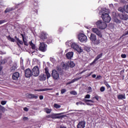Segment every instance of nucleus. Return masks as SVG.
<instances>
[{
  "mask_svg": "<svg viewBox=\"0 0 128 128\" xmlns=\"http://www.w3.org/2000/svg\"><path fill=\"white\" fill-rule=\"evenodd\" d=\"M44 70L46 75L44 74H42L38 76V80H40V82H44V80H46V78L48 79L50 78V72H48V68H46Z\"/></svg>",
  "mask_w": 128,
  "mask_h": 128,
  "instance_id": "nucleus-2",
  "label": "nucleus"
},
{
  "mask_svg": "<svg viewBox=\"0 0 128 128\" xmlns=\"http://www.w3.org/2000/svg\"><path fill=\"white\" fill-rule=\"evenodd\" d=\"M20 36H22V42L23 44H24V46H28V41L26 40V34H20Z\"/></svg>",
  "mask_w": 128,
  "mask_h": 128,
  "instance_id": "nucleus-17",
  "label": "nucleus"
},
{
  "mask_svg": "<svg viewBox=\"0 0 128 128\" xmlns=\"http://www.w3.org/2000/svg\"><path fill=\"white\" fill-rule=\"evenodd\" d=\"M80 78H82V77L76 78H74V82H78V80H80Z\"/></svg>",
  "mask_w": 128,
  "mask_h": 128,
  "instance_id": "nucleus-43",
  "label": "nucleus"
},
{
  "mask_svg": "<svg viewBox=\"0 0 128 128\" xmlns=\"http://www.w3.org/2000/svg\"><path fill=\"white\" fill-rule=\"evenodd\" d=\"M60 92H60L61 94H64V92H66V90L65 88H63L60 90Z\"/></svg>",
  "mask_w": 128,
  "mask_h": 128,
  "instance_id": "nucleus-37",
  "label": "nucleus"
},
{
  "mask_svg": "<svg viewBox=\"0 0 128 128\" xmlns=\"http://www.w3.org/2000/svg\"><path fill=\"white\" fill-rule=\"evenodd\" d=\"M2 70V66H0V72Z\"/></svg>",
  "mask_w": 128,
  "mask_h": 128,
  "instance_id": "nucleus-61",
  "label": "nucleus"
},
{
  "mask_svg": "<svg viewBox=\"0 0 128 128\" xmlns=\"http://www.w3.org/2000/svg\"><path fill=\"white\" fill-rule=\"evenodd\" d=\"M52 116H50V114L46 116L45 118V120H48V122L52 120Z\"/></svg>",
  "mask_w": 128,
  "mask_h": 128,
  "instance_id": "nucleus-28",
  "label": "nucleus"
},
{
  "mask_svg": "<svg viewBox=\"0 0 128 128\" xmlns=\"http://www.w3.org/2000/svg\"><path fill=\"white\" fill-rule=\"evenodd\" d=\"M50 60L52 62H56V59L52 57L50 58Z\"/></svg>",
  "mask_w": 128,
  "mask_h": 128,
  "instance_id": "nucleus-40",
  "label": "nucleus"
},
{
  "mask_svg": "<svg viewBox=\"0 0 128 128\" xmlns=\"http://www.w3.org/2000/svg\"><path fill=\"white\" fill-rule=\"evenodd\" d=\"M62 106H60V105H59L58 104H54V108H60Z\"/></svg>",
  "mask_w": 128,
  "mask_h": 128,
  "instance_id": "nucleus-34",
  "label": "nucleus"
},
{
  "mask_svg": "<svg viewBox=\"0 0 128 128\" xmlns=\"http://www.w3.org/2000/svg\"><path fill=\"white\" fill-rule=\"evenodd\" d=\"M6 38L8 40L12 42H16V40H14V38H12L10 35L6 36Z\"/></svg>",
  "mask_w": 128,
  "mask_h": 128,
  "instance_id": "nucleus-23",
  "label": "nucleus"
},
{
  "mask_svg": "<svg viewBox=\"0 0 128 128\" xmlns=\"http://www.w3.org/2000/svg\"><path fill=\"white\" fill-rule=\"evenodd\" d=\"M104 90H106V88L104 86H102L100 88V92H104Z\"/></svg>",
  "mask_w": 128,
  "mask_h": 128,
  "instance_id": "nucleus-46",
  "label": "nucleus"
},
{
  "mask_svg": "<svg viewBox=\"0 0 128 128\" xmlns=\"http://www.w3.org/2000/svg\"><path fill=\"white\" fill-rule=\"evenodd\" d=\"M46 43H47L48 44H52V38H48L47 40L46 41Z\"/></svg>",
  "mask_w": 128,
  "mask_h": 128,
  "instance_id": "nucleus-25",
  "label": "nucleus"
},
{
  "mask_svg": "<svg viewBox=\"0 0 128 128\" xmlns=\"http://www.w3.org/2000/svg\"><path fill=\"white\" fill-rule=\"evenodd\" d=\"M6 22V20H0V24H4Z\"/></svg>",
  "mask_w": 128,
  "mask_h": 128,
  "instance_id": "nucleus-47",
  "label": "nucleus"
},
{
  "mask_svg": "<svg viewBox=\"0 0 128 128\" xmlns=\"http://www.w3.org/2000/svg\"><path fill=\"white\" fill-rule=\"evenodd\" d=\"M124 12L128 14V4L124 6Z\"/></svg>",
  "mask_w": 128,
  "mask_h": 128,
  "instance_id": "nucleus-35",
  "label": "nucleus"
},
{
  "mask_svg": "<svg viewBox=\"0 0 128 128\" xmlns=\"http://www.w3.org/2000/svg\"><path fill=\"white\" fill-rule=\"evenodd\" d=\"M29 44H30L32 50H34L36 48V45L32 43V41L29 42Z\"/></svg>",
  "mask_w": 128,
  "mask_h": 128,
  "instance_id": "nucleus-24",
  "label": "nucleus"
},
{
  "mask_svg": "<svg viewBox=\"0 0 128 128\" xmlns=\"http://www.w3.org/2000/svg\"><path fill=\"white\" fill-rule=\"evenodd\" d=\"M84 98H90V95L88 94L84 96Z\"/></svg>",
  "mask_w": 128,
  "mask_h": 128,
  "instance_id": "nucleus-44",
  "label": "nucleus"
},
{
  "mask_svg": "<svg viewBox=\"0 0 128 128\" xmlns=\"http://www.w3.org/2000/svg\"><path fill=\"white\" fill-rule=\"evenodd\" d=\"M119 18L122 20H128V15L126 13H122L119 14Z\"/></svg>",
  "mask_w": 128,
  "mask_h": 128,
  "instance_id": "nucleus-13",
  "label": "nucleus"
},
{
  "mask_svg": "<svg viewBox=\"0 0 128 128\" xmlns=\"http://www.w3.org/2000/svg\"><path fill=\"white\" fill-rule=\"evenodd\" d=\"M92 32H93L94 34H96L98 36H100V38H102V32L100 30H98V28H92Z\"/></svg>",
  "mask_w": 128,
  "mask_h": 128,
  "instance_id": "nucleus-12",
  "label": "nucleus"
},
{
  "mask_svg": "<svg viewBox=\"0 0 128 128\" xmlns=\"http://www.w3.org/2000/svg\"><path fill=\"white\" fill-rule=\"evenodd\" d=\"M40 38L43 42H44L48 38V34L45 32H41Z\"/></svg>",
  "mask_w": 128,
  "mask_h": 128,
  "instance_id": "nucleus-14",
  "label": "nucleus"
},
{
  "mask_svg": "<svg viewBox=\"0 0 128 128\" xmlns=\"http://www.w3.org/2000/svg\"><path fill=\"white\" fill-rule=\"evenodd\" d=\"M24 75L26 78H30L32 76V70H30V68H28L24 70Z\"/></svg>",
  "mask_w": 128,
  "mask_h": 128,
  "instance_id": "nucleus-11",
  "label": "nucleus"
},
{
  "mask_svg": "<svg viewBox=\"0 0 128 128\" xmlns=\"http://www.w3.org/2000/svg\"><path fill=\"white\" fill-rule=\"evenodd\" d=\"M0 110H2V112H4L6 111V108L4 106L0 104Z\"/></svg>",
  "mask_w": 128,
  "mask_h": 128,
  "instance_id": "nucleus-33",
  "label": "nucleus"
},
{
  "mask_svg": "<svg viewBox=\"0 0 128 128\" xmlns=\"http://www.w3.org/2000/svg\"><path fill=\"white\" fill-rule=\"evenodd\" d=\"M121 58H126V54H121Z\"/></svg>",
  "mask_w": 128,
  "mask_h": 128,
  "instance_id": "nucleus-45",
  "label": "nucleus"
},
{
  "mask_svg": "<svg viewBox=\"0 0 128 128\" xmlns=\"http://www.w3.org/2000/svg\"><path fill=\"white\" fill-rule=\"evenodd\" d=\"M128 30L126 32L124 33V34H123V36H128Z\"/></svg>",
  "mask_w": 128,
  "mask_h": 128,
  "instance_id": "nucleus-55",
  "label": "nucleus"
},
{
  "mask_svg": "<svg viewBox=\"0 0 128 128\" xmlns=\"http://www.w3.org/2000/svg\"><path fill=\"white\" fill-rule=\"evenodd\" d=\"M84 102H92V103L94 102V100H84Z\"/></svg>",
  "mask_w": 128,
  "mask_h": 128,
  "instance_id": "nucleus-36",
  "label": "nucleus"
},
{
  "mask_svg": "<svg viewBox=\"0 0 128 128\" xmlns=\"http://www.w3.org/2000/svg\"><path fill=\"white\" fill-rule=\"evenodd\" d=\"M48 45L46 44L44 42H40V46H39V50L42 52H46V51L47 50Z\"/></svg>",
  "mask_w": 128,
  "mask_h": 128,
  "instance_id": "nucleus-10",
  "label": "nucleus"
},
{
  "mask_svg": "<svg viewBox=\"0 0 128 128\" xmlns=\"http://www.w3.org/2000/svg\"><path fill=\"white\" fill-rule=\"evenodd\" d=\"M1 104H2V106H4V104H6V100H2L0 102Z\"/></svg>",
  "mask_w": 128,
  "mask_h": 128,
  "instance_id": "nucleus-41",
  "label": "nucleus"
},
{
  "mask_svg": "<svg viewBox=\"0 0 128 128\" xmlns=\"http://www.w3.org/2000/svg\"><path fill=\"white\" fill-rule=\"evenodd\" d=\"M94 98H96V100H98V99L100 98V97H98V96H95L94 97Z\"/></svg>",
  "mask_w": 128,
  "mask_h": 128,
  "instance_id": "nucleus-49",
  "label": "nucleus"
},
{
  "mask_svg": "<svg viewBox=\"0 0 128 128\" xmlns=\"http://www.w3.org/2000/svg\"><path fill=\"white\" fill-rule=\"evenodd\" d=\"M27 98H30V100H32L33 98L36 100L38 98V96L34 94H29L28 95Z\"/></svg>",
  "mask_w": 128,
  "mask_h": 128,
  "instance_id": "nucleus-19",
  "label": "nucleus"
},
{
  "mask_svg": "<svg viewBox=\"0 0 128 128\" xmlns=\"http://www.w3.org/2000/svg\"><path fill=\"white\" fill-rule=\"evenodd\" d=\"M60 128H66V127L64 126H60Z\"/></svg>",
  "mask_w": 128,
  "mask_h": 128,
  "instance_id": "nucleus-60",
  "label": "nucleus"
},
{
  "mask_svg": "<svg viewBox=\"0 0 128 128\" xmlns=\"http://www.w3.org/2000/svg\"><path fill=\"white\" fill-rule=\"evenodd\" d=\"M86 128V121H80L77 125V128Z\"/></svg>",
  "mask_w": 128,
  "mask_h": 128,
  "instance_id": "nucleus-15",
  "label": "nucleus"
},
{
  "mask_svg": "<svg viewBox=\"0 0 128 128\" xmlns=\"http://www.w3.org/2000/svg\"><path fill=\"white\" fill-rule=\"evenodd\" d=\"M76 64L74 62H70L69 63V66H70V68H74Z\"/></svg>",
  "mask_w": 128,
  "mask_h": 128,
  "instance_id": "nucleus-31",
  "label": "nucleus"
},
{
  "mask_svg": "<svg viewBox=\"0 0 128 128\" xmlns=\"http://www.w3.org/2000/svg\"><path fill=\"white\" fill-rule=\"evenodd\" d=\"M70 94H73L74 96H76L78 94V93H76V92L75 90H72L70 92Z\"/></svg>",
  "mask_w": 128,
  "mask_h": 128,
  "instance_id": "nucleus-38",
  "label": "nucleus"
},
{
  "mask_svg": "<svg viewBox=\"0 0 128 128\" xmlns=\"http://www.w3.org/2000/svg\"><path fill=\"white\" fill-rule=\"evenodd\" d=\"M92 72H91L87 74L86 78H88V76H92Z\"/></svg>",
  "mask_w": 128,
  "mask_h": 128,
  "instance_id": "nucleus-48",
  "label": "nucleus"
},
{
  "mask_svg": "<svg viewBox=\"0 0 128 128\" xmlns=\"http://www.w3.org/2000/svg\"><path fill=\"white\" fill-rule=\"evenodd\" d=\"M20 78V73L18 72H16L13 74L12 76V78L14 80H18Z\"/></svg>",
  "mask_w": 128,
  "mask_h": 128,
  "instance_id": "nucleus-16",
  "label": "nucleus"
},
{
  "mask_svg": "<svg viewBox=\"0 0 128 128\" xmlns=\"http://www.w3.org/2000/svg\"><path fill=\"white\" fill-rule=\"evenodd\" d=\"M23 120H28V118H27V117H24V118H23Z\"/></svg>",
  "mask_w": 128,
  "mask_h": 128,
  "instance_id": "nucleus-59",
  "label": "nucleus"
},
{
  "mask_svg": "<svg viewBox=\"0 0 128 128\" xmlns=\"http://www.w3.org/2000/svg\"><path fill=\"white\" fill-rule=\"evenodd\" d=\"M118 10L119 12H122V14H124V7H120L118 8Z\"/></svg>",
  "mask_w": 128,
  "mask_h": 128,
  "instance_id": "nucleus-30",
  "label": "nucleus"
},
{
  "mask_svg": "<svg viewBox=\"0 0 128 128\" xmlns=\"http://www.w3.org/2000/svg\"><path fill=\"white\" fill-rule=\"evenodd\" d=\"M39 98L40 100H44V96L40 95L39 96Z\"/></svg>",
  "mask_w": 128,
  "mask_h": 128,
  "instance_id": "nucleus-52",
  "label": "nucleus"
},
{
  "mask_svg": "<svg viewBox=\"0 0 128 128\" xmlns=\"http://www.w3.org/2000/svg\"><path fill=\"white\" fill-rule=\"evenodd\" d=\"M122 72H124V70H122L120 71V74H122Z\"/></svg>",
  "mask_w": 128,
  "mask_h": 128,
  "instance_id": "nucleus-63",
  "label": "nucleus"
},
{
  "mask_svg": "<svg viewBox=\"0 0 128 128\" xmlns=\"http://www.w3.org/2000/svg\"><path fill=\"white\" fill-rule=\"evenodd\" d=\"M117 98L118 100H126V94H120L117 96Z\"/></svg>",
  "mask_w": 128,
  "mask_h": 128,
  "instance_id": "nucleus-21",
  "label": "nucleus"
},
{
  "mask_svg": "<svg viewBox=\"0 0 128 128\" xmlns=\"http://www.w3.org/2000/svg\"><path fill=\"white\" fill-rule=\"evenodd\" d=\"M46 90H50V89L48 88H46L42 89L40 91L41 92H46Z\"/></svg>",
  "mask_w": 128,
  "mask_h": 128,
  "instance_id": "nucleus-42",
  "label": "nucleus"
},
{
  "mask_svg": "<svg viewBox=\"0 0 128 128\" xmlns=\"http://www.w3.org/2000/svg\"><path fill=\"white\" fill-rule=\"evenodd\" d=\"M102 52L100 53V54H98L96 57L94 59V62H97L98 60H100V58H102Z\"/></svg>",
  "mask_w": 128,
  "mask_h": 128,
  "instance_id": "nucleus-22",
  "label": "nucleus"
},
{
  "mask_svg": "<svg viewBox=\"0 0 128 128\" xmlns=\"http://www.w3.org/2000/svg\"><path fill=\"white\" fill-rule=\"evenodd\" d=\"M108 14L110 10L106 8L102 10V18L105 22H110L112 20V18Z\"/></svg>",
  "mask_w": 128,
  "mask_h": 128,
  "instance_id": "nucleus-1",
  "label": "nucleus"
},
{
  "mask_svg": "<svg viewBox=\"0 0 128 128\" xmlns=\"http://www.w3.org/2000/svg\"><path fill=\"white\" fill-rule=\"evenodd\" d=\"M88 90H89L90 92H92V87L90 86L88 87Z\"/></svg>",
  "mask_w": 128,
  "mask_h": 128,
  "instance_id": "nucleus-54",
  "label": "nucleus"
},
{
  "mask_svg": "<svg viewBox=\"0 0 128 128\" xmlns=\"http://www.w3.org/2000/svg\"><path fill=\"white\" fill-rule=\"evenodd\" d=\"M86 104H87L88 106H90V103H86Z\"/></svg>",
  "mask_w": 128,
  "mask_h": 128,
  "instance_id": "nucleus-64",
  "label": "nucleus"
},
{
  "mask_svg": "<svg viewBox=\"0 0 128 128\" xmlns=\"http://www.w3.org/2000/svg\"><path fill=\"white\" fill-rule=\"evenodd\" d=\"M64 112H61L59 114H50L51 116V118L52 120H56L57 118H62L64 116Z\"/></svg>",
  "mask_w": 128,
  "mask_h": 128,
  "instance_id": "nucleus-7",
  "label": "nucleus"
},
{
  "mask_svg": "<svg viewBox=\"0 0 128 128\" xmlns=\"http://www.w3.org/2000/svg\"><path fill=\"white\" fill-rule=\"evenodd\" d=\"M51 76L53 80H58L60 78V74H58V72L56 71V70H52Z\"/></svg>",
  "mask_w": 128,
  "mask_h": 128,
  "instance_id": "nucleus-9",
  "label": "nucleus"
},
{
  "mask_svg": "<svg viewBox=\"0 0 128 128\" xmlns=\"http://www.w3.org/2000/svg\"><path fill=\"white\" fill-rule=\"evenodd\" d=\"M90 38L91 42H94V44H100V40H96V34H90Z\"/></svg>",
  "mask_w": 128,
  "mask_h": 128,
  "instance_id": "nucleus-4",
  "label": "nucleus"
},
{
  "mask_svg": "<svg viewBox=\"0 0 128 128\" xmlns=\"http://www.w3.org/2000/svg\"><path fill=\"white\" fill-rule=\"evenodd\" d=\"M104 84H105V86H106L108 88H110V84H108V82H104Z\"/></svg>",
  "mask_w": 128,
  "mask_h": 128,
  "instance_id": "nucleus-39",
  "label": "nucleus"
},
{
  "mask_svg": "<svg viewBox=\"0 0 128 128\" xmlns=\"http://www.w3.org/2000/svg\"><path fill=\"white\" fill-rule=\"evenodd\" d=\"M84 50L86 52H90V50H91V49H90V47H88V46H86L84 47Z\"/></svg>",
  "mask_w": 128,
  "mask_h": 128,
  "instance_id": "nucleus-27",
  "label": "nucleus"
},
{
  "mask_svg": "<svg viewBox=\"0 0 128 128\" xmlns=\"http://www.w3.org/2000/svg\"><path fill=\"white\" fill-rule=\"evenodd\" d=\"M2 114L0 112V118H2Z\"/></svg>",
  "mask_w": 128,
  "mask_h": 128,
  "instance_id": "nucleus-62",
  "label": "nucleus"
},
{
  "mask_svg": "<svg viewBox=\"0 0 128 128\" xmlns=\"http://www.w3.org/2000/svg\"><path fill=\"white\" fill-rule=\"evenodd\" d=\"M14 38L16 40V42L17 44V46H18V48H20V44H22V45L24 44V42H22V41L20 40V38H18V36H14Z\"/></svg>",
  "mask_w": 128,
  "mask_h": 128,
  "instance_id": "nucleus-18",
  "label": "nucleus"
},
{
  "mask_svg": "<svg viewBox=\"0 0 128 128\" xmlns=\"http://www.w3.org/2000/svg\"><path fill=\"white\" fill-rule=\"evenodd\" d=\"M86 72V70H83L82 71L80 72V74H84V72Z\"/></svg>",
  "mask_w": 128,
  "mask_h": 128,
  "instance_id": "nucleus-53",
  "label": "nucleus"
},
{
  "mask_svg": "<svg viewBox=\"0 0 128 128\" xmlns=\"http://www.w3.org/2000/svg\"><path fill=\"white\" fill-rule=\"evenodd\" d=\"M74 56V52H68L66 54V58L68 60H72V58Z\"/></svg>",
  "mask_w": 128,
  "mask_h": 128,
  "instance_id": "nucleus-20",
  "label": "nucleus"
},
{
  "mask_svg": "<svg viewBox=\"0 0 128 128\" xmlns=\"http://www.w3.org/2000/svg\"><path fill=\"white\" fill-rule=\"evenodd\" d=\"M96 24L100 30H106L108 27V24L106 23L102 22V20H99L97 21L96 23Z\"/></svg>",
  "mask_w": 128,
  "mask_h": 128,
  "instance_id": "nucleus-3",
  "label": "nucleus"
},
{
  "mask_svg": "<svg viewBox=\"0 0 128 128\" xmlns=\"http://www.w3.org/2000/svg\"><path fill=\"white\" fill-rule=\"evenodd\" d=\"M78 39L81 42H88V37L84 34L81 33L78 35Z\"/></svg>",
  "mask_w": 128,
  "mask_h": 128,
  "instance_id": "nucleus-8",
  "label": "nucleus"
},
{
  "mask_svg": "<svg viewBox=\"0 0 128 128\" xmlns=\"http://www.w3.org/2000/svg\"><path fill=\"white\" fill-rule=\"evenodd\" d=\"M114 22H116V24H122V20L116 18L114 20Z\"/></svg>",
  "mask_w": 128,
  "mask_h": 128,
  "instance_id": "nucleus-32",
  "label": "nucleus"
},
{
  "mask_svg": "<svg viewBox=\"0 0 128 128\" xmlns=\"http://www.w3.org/2000/svg\"><path fill=\"white\" fill-rule=\"evenodd\" d=\"M32 76H38L40 74V68L38 66H35L32 70Z\"/></svg>",
  "mask_w": 128,
  "mask_h": 128,
  "instance_id": "nucleus-6",
  "label": "nucleus"
},
{
  "mask_svg": "<svg viewBox=\"0 0 128 128\" xmlns=\"http://www.w3.org/2000/svg\"><path fill=\"white\" fill-rule=\"evenodd\" d=\"M24 112H28V108L26 107H25L24 108Z\"/></svg>",
  "mask_w": 128,
  "mask_h": 128,
  "instance_id": "nucleus-51",
  "label": "nucleus"
},
{
  "mask_svg": "<svg viewBox=\"0 0 128 128\" xmlns=\"http://www.w3.org/2000/svg\"><path fill=\"white\" fill-rule=\"evenodd\" d=\"M44 111L46 114H50V112H52V109H50L48 108H45Z\"/></svg>",
  "mask_w": 128,
  "mask_h": 128,
  "instance_id": "nucleus-29",
  "label": "nucleus"
},
{
  "mask_svg": "<svg viewBox=\"0 0 128 128\" xmlns=\"http://www.w3.org/2000/svg\"><path fill=\"white\" fill-rule=\"evenodd\" d=\"M96 61H94H94L90 63V66H92V64H94L95 62H96Z\"/></svg>",
  "mask_w": 128,
  "mask_h": 128,
  "instance_id": "nucleus-58",
  "label": "nucleus"
},
{
  "mask_svg": "<svg viewBox=\"0 0 128 128\" xmlns=\"http://www.w3.org/2000/svg\"><path fill=\"white\" fill-rule=\"evenodd\" d=\"M92 78H96V74H92Z\"/></svg>",
  "mask_w": 128,
  "mask_h": 128,
  "instance_id": "nucleus-56",
  "label": "nucleus"
},
{
  "mask_svg": "<svg viewBox=\"0 0 128 128\" xmlns=\"http://www.w3.org/2000/svg\"><path fill=\"white\" fill-rule=\"evenodd\" d=\"M71 48H74V50H76V52H78V54H80L81 52H84V50L82 49V48L80 47V46H78V45L76 43H72L71 44Z\"/></svg>",
  "mask_w": 128,
  "mask_h": 128,
  "instance_id": "nucleus-5",
  "label": "nucleus"
},
{
  "mask_svg": "<svg viewBox=\"0 0 128 128\" xmlns=\"http://www.w3.org/2000/svg\"><path fill=\"white\" fill-rule=\"evenodd\" d=\"M12 10H14L13 8H7L6 9L4 12H5V14H6V13L10 12H12Z\"/></svg>",
  "mask_w": 128,
  "mask_h": 128,
  "instance_id": "nucleus-26",
  "label": "nucleus"
},
{
  "mask_svg": "<svg viewBox=\"0 0 128 128\" xmlns=\"http://www.w3.org/2000/svg\"><path fill=\"white\" fill-rule=\"evenodd\" d=\"M74 82H75V81H74V80L73 79L72 80V81H71L70 82H68V84H74Z\"/></svg>",
  "mask_w": 128,
  "mask_h": 128,
  "instance_id": "nucleus-50",
  "label": "nucleus"
},
{
  "mask_svg": "<svg viewBox=\"0 0 128 128\" xmlns=\"http://www.w3.org/2000/svg\"><path fill=\"white\" fill-rule=\"evenodd\" d=\"M101 78H102V76H100V75H99V76H97L96 78H99L100 80Z\"/></svg>",
  "mask_w": 128,
  "mask_h": 128,
  "instance_id": "nucleus-57",
  "label": "nucleus"
}]
</instances>
